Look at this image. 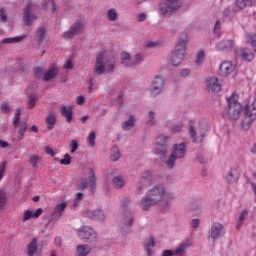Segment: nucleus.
<instances>
[{"mask_svg": "<svg viewBox=\"0 0 256 256\" xmlns=\"http://www.w3.org/2000/svg\"><path fill=\"white\" fill-rule=\"evenodd\" d=\"M7 169V162L2 161L0 163V181L5 177V170Z\"/></svg>", "mask_w": 256, "mask_h": 256, "instance_id": "864d4df0", "label": "nucleus"}, {"mask_svg": "<svg viewBox=\"0 0 256 256\" xmlns=\"http://www.w3.org/2000/svg\"><path fill=\"white\" fill-rule=\"evenodd\" d=\"M7 205H9V195L5 190L0 189V211H3Z\"/></svg>", "mask_w": 256, "mask_h": 256, "instance_id": "393cba45", "label": "nucleus"}, {"mask_svg": "<svg viewBox=\"0 0 256 256\" xmlns=\"http://www.w3.org/2000/svg\"><path fill=\"white\" fill-rule=\"evenodd\" d=\"M91 253V247L87 244L78 245L76 248V256H87Z\"/></svg>", "mask_w": 256, "mask_h": 256, "instance_id": "a878e982", "label": "nucleus"}, {"mask_svg": "<svg viewBox=\"0 0 256 256\" xmlns=\"http://www.w3.org/2000/svg\"><path fill=\"white\" fill-rule=\"evenodd\" d=\"M79 239L82 241H86L87 243H91V245L97 244V233L95 231L87 226L82 227L78 231Z\"/></svg>", "mask_w": 256, "mask_h": 256, "instance_id": "9d476101", "label": "nucleus"}, {"mask_svg": "<svg viewBox=\"0 0 256 256\" xmlns=\"http://www.w3.org/2000/svg\"><path fill=\"white\" fill-rule=\"evenodd\" d=\"M147 125H149L150 127H155V125H157V118H156L155 112H153V110H150L148 112Z\"/></svg>", "mask_w": 256, "mask_h": 256, "instance_id": "a19ab883", "label": "nucleus"}, {"mask_svg": "<svg viewBox=\"0 0 256 256\" xmlns=\"http://www.w3.org/2000/svg\"><path fill=\"white\" fill-rule=\"evenodd\" d=\"M197 159H198L199 163H201L202 165L207 163V158L205 157V152H199L197 155Z\"/></svg>", "mask_w": 256, "mask_h": 256, "instance_id": "bf43d9fd", "label": "nucleus"}, {"mask_svg": "<svg viewBox=\"0 0 256 256\" xmlns=\"http://www.w3.org/2000/svg\"><path fill=\"white\" fill-rule=\"evenodd\" d=\"M115 67H117V59L115 58V55L108 54L105 56V50L100 51L96 57L94 73L96 75H103L105 71L108 73H115Z\"/></svg>", "mask_w": 256, "mask_h": 256, "instance_id": "f03ea898", "label": "nucleus"}, {"mask_svg": "<svg viewBox=\"0 0 256 256\" xmlns=\"http://www.w3.org/2000/svg\"><path fill=\"white\" fill-rule=\"evenodd\" d=\"M246 118L242 121L241 127L245 131H248L251 124L256 119V97L253 98L251 102L245 105L244 108Z\"/></svg>", "mask_w": 256, "mask_h": 256, "instance_id": "0eeeda50", "label": "nucleus"}, {"mask_svg": "<svg viewBox=\"0 0 256 256\" xmlns=\"http://www.w3.org/2000/svg\"><path fill=\"white\" fill-rule=\"evenodd\" d=\"M112 184L116 189H121L122 187H125V178L123 175H117L113 177Z\"/></svg>", "mask_w": 256, "mask_h": 256, "instance_id": "c85d7f7f", "label": "nucleus"}, {"mask_svg": "<svg viewBox=\"0 0 256 256\" xmlns=\"http://www.w3.org/2000/svg\"><path fill=\"white\" fill-rule=\"evenodd\" d=\"M155 247V239L153 237L150 238V240L144 244V251H146L148 256H151V249Z\"/></svg>", "mask_w": 256, "mask_h": 256, "instance_id": "79ce46f5", "label": "nucleus"}, {"mask_svg": "<svg viewBox=\"0 0 256 256\" xmlns=\"http://www.w3.org/2000/svg\"><path fill=\"white\" fill-rule=\"evenodd\" d=\"M235 45L233 40H223L219 42L216 47L218 51H231Z\"/></svg>", "mask_w": 256, "mask_h": 256, "instance_id": "412c9836", "label": "nucleus"}, {"mask_svg": "<svg viewBox=\"0 0 256 256\" xmlns=\"http://www.w3.org/2000/svg\"><path fill=\"white\" fill-rule=\"evenodd\" d=\"M142 61H145V57L141 53L135 54L131 58L130 67H136L137 65H141Z\"/></svg>", "mask_w": 256, "mask_h": 256, "instance_id": "7c9ffc66", "label": "nucleus"}, {"mask_svg": "<svg viewBox=\"0 0 256 256\" xmlns=\"http://www.w3.org/2000/svg\"><path fill=\"white\" fill-rule=\"evenodd\" d=\"M55 123H57V115L53 111L48 112L46 115V125L48 131H53V129H55Z\"/></svg>", "mask_w": 256, "mask_h": 256, "instance_id": "aec40b11", "label": "nucleus"}, {"mask_svg": "<svg viewBox=\"0 0 256 256\" xmlns=\"http://www.w3.org/2000/svg\"><path fill=\"white\" fill-rule=\"evenodd\" d=\"M169 147H170V144H167L164 146H156V155L162 161H165V159H167V153H169Z\"/></svg>", "mask_w": 256, "mask_h": 256, "instance_id": "b1692460", "label": "nucleus"}, {"mask_svg": "<svg viewBox=\"0 0 256 256\" xmlns=\"http://www.w3.org/2000/svg\"><path fill=\"white\" fill-rule=\"evenodd\" d=\"M187 41H189L187 32H181L179 34L174 52L171 56V64L173 65V67H178V65H181V63H183V59H185V51L187 49Z\"/></svg>", "mask_w": 256, "mask_h": 256, "instance_id": "7ed1b4c3", "label": "nucleus"}, {"mask_svg": "<svg viewBox=\"0 0 256 256\" xmlns=\"http://www.w3.org/2000/svg\"><path fill=\"white\" fill-rule=\"evenodd\" d=\"M235 71V65H233V63L226 61L223 62L220 65V75L222 77H229V75H231V73H233Z\"/></svg>", "mask_w": 256, "mask_h": 256, "instance_id": "f3484780", "label": "nucleus"}, {"mask_svg": "<svg viewBox=\"0 0 256 256\" xmlns=\"http://www.w3.org/2000/svg\"><path fill=\"white\" fill-rule=\"evenodd\" d=\"M249 216V212L247 210H243L240 214V216L238 217V221L236 224V229H241V227H243L245 220L247 219V217Z\"/></svg>", "mask_w": 256, "mask_h": 256, "instance_id": "473e14b6", "label": "nucleus"}, {"mask_svg": "<svg viewBox=\"0 0 256 256\" xmlns=\"http://www.w3.org/2000/svg\"><path fill=\"white\" fill-rule=\"evenodd\" d=\"M205 85L206 91H208V93H219V91H221L222 88V85L217 77H207L205 79Z\"/></svg>", "mask_w": 256, "mask_h": 256, "instance_id": "f8f14e48", "label": "nucleus"}, {"mask_svg": "<svg viewBox=\"0 0 256 256\" xmlns=\"http://www.w3.org/2000/svg\"><path fill=\"white\" fill-rule=\"evenodd\" d=\"M151 185H153V175H151V171L146 170L136 182L135 194L143 195V191H145L147 187H151Z\"/></svg>", "mask_w": 256, "mask_h": 256, "instance_id": "6e6552de", "label": "nucleus"}, {"mask_svg": "<svg viewBox=\"0 0 256 256\" xmlns=\"http://www.w3.org/2000/svg\"><path fill=\"white\" fill-rule=\"evenodd\" d=\"M133 127H135V116L130 115L129 119L122 123V129L123 131H131Z\"/></svg>", "mask_w": 256, "mask_h": 256, "instance_id": "c756f323", "label": "nucleus"}, {"mask_svg": "<svg viewBox=\"0 0 256 256\" xmlns=\"http://www.w3.org/2000/svg\"><path fill=\"white\" fill-rule=\"evenodd\" d=\"M175 255V252H173L172 250H164L161 253V256H173Z\"/></svg>", "mask_w": 256, "mask_h": 256, "instance_id": "774afa93", "label": "nucleus"}, {"mask_svg": "<svg viewBox=\"0 0 256 256\" xmlns=\"http://www.w3.org/2000/svg\"><path fill=\"white\" fill-rule=\"evenodd\" d=\"M188 211L194 216L201 215L203 213V201L195 199L188 204Z\"/></svg>", "mask_w": 256, "mask_h": 256, "instance_id": "dca6fc26", "label": "nucleus"}, {"mask_svg": "<svg viewBox=\"0 0 256 256\" xmlns=\"http://www.w3.org/2000/svg\"><path fill=\"white\" fill-rule=\"evenodd\" d=\"M27 255L28 256H35L37 252V238H33L31 242L26 246Z\"/></svg>", "mask_w": 256, "mask_h": 256, "instance_id": "cd10ccee", "label": "nucleus"}, {"mask_svg": "<svg viewBox=\"0 0 256 256\" xmlns=\"http://www.w3.org/2000/svg\"><path fill=\"white\" fill-rule=\"evenodd\" d=\"M134 220L133 217L131 215L126 216L123 219V225H124V233H129V230L131 229V226L133 225Z\"/></svg>", "mask_w": 256, "mask_h": 256, "instance_id": "c9c22d12", "label": "nucleus"}, {"mask_svg": "<svg viewBox=\"0 0 256 256\" xmlns=\"http://www.w3.org/2000/svg\"><path fill=\"white\" fill-rule=\"evenodd\" d=\"M36 9L37 4H33V2H27L25 8L23 9L22 21L28 27L33 25V21H37V15H35Z\"/></svg>", "mask_w": 256, "mask_h": 256, "instance_id": "1a4fd4ad", "label": "nucleus"}, {"mask_svg": "<svg viewBox=\"0 0 256 256\" xmlns=\"http://www.w3.org/2000/svg\"><path fill=\"white\" fill-rule=\"evenodd\" d=\"M199 129L202 137L201 141H203V139H205V135H207V131H209V125H207V122L205 121L199 122Z\"/></svg>", "mask_w": 256, "mask_h": 256, "instance_id": "58836bf2", "label": "nucleus"}, {"mask_svg": "<svg viewBox=\"0 0 256 256\" xmlns=\"http://www.w3.org/2000/svg\"><path fill=\"white\" fill-rule=\"evenodd\" d=\"M130 205H131V197L125 196L122 199V207H123V209H129Z\"/></svg>", "mask_w": 256, "mask_h": 256, "instance_id": "5fc2aeb1", "label": "nucleus"}, {"mask_svg": "<svg viewBox=\"0 0 256 256\" xmlns=\"http://www.w3.org/2000/svg\"><path fill=\"white\" fill-rule=\"evenodd\" d=\"M27 129H29L27 122H21L18 130V135H25V133H27Z\"/></svg>", "mask_w": 256, "mask_h": 256, "instance_id": "8fccbe9b", "label": "nucleus"}, {"mask_svg": "<svg viewBox=\"0 0 256 256\" xmlns=\"http://www.w3.org/2000/svg\"><path fill=\"white\" fill-rule=\"evenodd\" d=\"M70 153H75L79 149V142L77 140H72L70 143Z\"/></svg>", "mask_w": 256, "mask_h": 256, "instance_id": "6e6d98bb", "label": "nucleus"}, {"mask_svg": "<svg viewBox=\"0 0 256 256\" xmlns=\"http://www.w3.org/2000/svg\"><path fill=\"white\" fill-rule=\"evenodd\" d=\"M36 102H37V96L35 95L29 96V104H28L29 109H33L35 107Z\"/></svg>", "mask_w": 256, "mask_h": 256, "instance_id": "13d9d810", "label": "nucleus"}, {"mask_svg": "<svg viewBox=\"0 0 256 256\" xmlns=\"http://www.w3.org/2000/svg\"><path fill=\"white\" fill-rule=\"evenodd\" d=\"M225 235V225L214 222L210 229V237L211 239H219Z\"/></svg>", "mask_w": 256, "mask_h": 256, "instance_id": "4468645a", "label": "nucleus"}, {"mask_svg": "<svg viewBox=\"0 0 256 256\" xmlns=\"http://www.w3.org/2000/svg\"><path fill=\"white\" fill-rule=\"evenodd\" d=\"M0 21L2 23H7V15L5 14V9H0Z\"/></svg>", "mask_w": 256, "mask_h": 256, "instance_id": "0e129e2a", "label": "nucleus"}, {"mask_svg": "<svg viewBox=\"0 0 256 256\" xmlns=\"http://www.w3.org/2000/svg\"><path fill=\"white\" fill-rule=\"evenodd\" d=\"M58 73H59V70L57 68V65L50 66L48 71H46L43 76V81H45L46 83L49 81H53V79L57 77Z\"/></svg>", "mask_w": 256, "mask_h": 256, "instance_id": "6ab92c4d", "label": "nucleus"}, {"mask_svg": "<svg viewBox=\"0 0 256 256\" xmlns=\"http://www.w3.org/2000/svg\"><path fill=\"white\" fill-rule=\"evenodd\" d=\"M235 3L238 9H245V7H253L255 0H236Z\"/></svg>", "mask_w": 256, "mask_h": 256, "instance_id": "2f4dec72", "label": "nucleus"}, {"mask_svg": "<svg viewBox=\"0 0 256 256\" xmlns=\"http://www.w3.org/2000/svg\"><path fill=\"white\" fill-rule=\"evenodd\" d=\"M181 129H183V124H175L170 128V132L176 135V133H181Z\"/></svg>", "mask_w": 256, "mask_h": 256, "instance_id": "603ef678", "label": "nucleus"}, {"mask_svg": "<svg viewBox=\"0 0 256 256\" xmlns=\"http://www.w3.org/2000/svg\"><path fill=\"white\" fill-rule=\"evenodd\" d=\"M32 217H33V211L26 210L24 212L23 221H29V219H31Z\"/></svg>", "mask_w": 256, "mask_h": 256, "instance_id": "052dcab7", "label": "nucleus"}, {"mask_svg": "<svg viewBox=\"0 0 256 256\" xmlns=\"http://www.w3.org/2000/svg\"><path fill=\"white\" fill-rule=\"evenodd\" d=\"M86 217L94 219L95 221H105V214L103 210H86Z\"/></svg>", "mask_w": 256, "mask_h": 256, "instance_id": "a211bd4d", "label": "nucleus"}, {"mask_svg": "<svg viewBox=\"0 0 256 256\" xmlns=\"http://www.w3.org/2000/svg\"><path fill=\"white\" fill-rule=\"evenodd\" d=\"M97 135L95 134V131H91L88 135L87 141L90 147H95V139Z\"/></svg>", "mask_w": 256, "mask_h": 256, "instance_id": "de8ad7c7", "label": "nucleus"}, {"mask_svg": "<svg viewBox=\"0 0 256 256\" xmlns=\"http://www.w3.org/2000/svg\"><path fill=\"white\" fill-rule=\"evenodd\" d=\"M185 155H187V146L185 143L174 144L171 155L165 161L167 169H173L175 167V161L177 159H185Z\"/></svg>", "mask_w": 256, "mask_h": 256, "instance_id": "39448f33", "label": "nucleus"}, {"mask_svg": "<svg viewBox=\"0 0 256 256\" xmlns=\"http://www.w3.org/2000/svg\"><path fill=\"white\" fill-rule=\"evenodd\" d=\"M247 41L256 51V34H247Z\"/></svg>", "mask_w": 256, "mask_h": 256, "instance_id": "49530a36", "label": "nucleus"}, {"mask_svg": "<svg viewBox=\"0 0 256 256\" xmlns=\"http://www.w3.org/2000/svg\"><path fill=\"white\" fill-rule=\"evenodd\" d=\"M239 177H241V170L239 167L231 168L225 176V181L228 185H234L239 181Z\"/></svg>", "mask_w": 256, "mask_h": 256, "instance_id": "2eb2a0df", "label": "nucleus"}, {"mask_svg": "<svg viewBox=\"0 0 256 256\" xmlns=\"http://www.w3.org/2000/svg\"><path fill=\"white\" fill-rule=\"evenodd\" d=\"M164 85H165V79L162 76H155L149 88L151 97L155 98L160 93H163Z\"/></svg>", "mask_w": 256, "mask_h": 256, "instance_id": "9b49d317", "label": "nucleus"}, {"mask_svg": "<svg viewBox=\"0 0 256 256\" xmlns=\"http://www.w3.org/2000/svg\"><path fill=\"white\" fill-rule=\"evenodd\" d=\"M34 76L36 77V79H43V77H45V68L37 67L34 70Z\"/></svg>", "mask_w": 256, "mask_h": 256, "instance_id": "c03bdc74", "label": "nucleus"}, {"mask_svg": "<svg viewBox=\"0 0 256 256\" xmlns=\"http://www.w3.org/2000/svg\"><path fill=\"white\" fill-rule=\"evenodd\" d=\"M183 5V0H165L159 4L158 13L164 17H171L175 11H179Z\"/></svg>", "mask_w": 256, "mask_h": 256, "instance_id": "423d86ee", "label": "nucleus"}, {"mask_svg": "<svg viewBox=\"0 0 256 256\" xmlns=\"http://www.w3.org/2000/svg\"><path fill=\"white\" fill-rule=\"evenodd\" d=\"M61 115L62 117H65L67 123H71V121H73V107L71 106H65L62 105L61 107Z\"/></svg>", "mask_w": 256, "mask_h": 256, "instance_id": "4be33fe9", "label": "nucleus"}, {"mask_svg": "<svg viewBox=\"0 0 256 256\" xmlns=\"http://www.w3.org/2000/svg\"><path fill=\"white\" fill-rule=\"evenodd\" d=\"M0 109L2 113H9V111L11 110V108L9 107V104H7L6 102H2Z\"/></svg>", "mask_w": 256, "mask_h": 256, "instance_id": "e2e57ef3", "label": "nucleus"}, {"mask_svg": "<svg viewBox=\"0 0 256 256\" xmlns=\"http://www.w3.org/2000/svg\"><path fill=\"white\" fill-rule=\"evenodd\" d=\"M228 106L225 110V115H228L229 119L232 121H237L241 116V111H243V105L239 103L235 97V93H232L231 96L226 97Z\"/></svg>", "mask_w": 256, "mask_h": 256, "instance_id": "20e7f679", "label": "nucleus"}, {"mask_svg": "<svg viewBox=\"0 0 256 256\" xmlns=\"http://www.w3.org/2000/svg\"><path fill=\"white\" fill-rule=\"evenodd\" d=\"M203 61H205V51L200 50L196 55V65H203Z\"/></svg>", "mask_w": 256, "mask_h": 256, "instance_id": "a18cd8bd", "label": "nucleus"}, {"mask_svg": "<svg viewBox=\"0 0 256 256\" xmlns=\"http://www.w3.org/2000/svg\"><path fill=\"white\" fill-rule=\"evenodd\" d=\"M19 41H23V37L5 38L2 40V43L11 44V43H19Z\"/></svg>", "mask_w": 256, "mask_h": 256, "instance_id": "09e8293b", "label": "nucleus"}, {"mask_svg": "<svg viewBox=\"0 0 256 256\" xmlns=\"http://www.w3.org/2000/svg\"><path fill=\"white\" fill-rule=\"evenodd\" d=\"M189 245H191V242L189 241L182 242L179 247L174 251V255H184L185 250L187 249V247H189Z\"/></svg>", "mask_w": 256, "mask_h": 256, "instance_id": "e433bc0d", "label": "nucleus"}, {"mask_svg": "<svg viewBox=\"0 0 256 256\" xmlns=\"http://www.w3.org/2000/svg\"><path fill=\"white\" fill-rule=\"evenodd\" d=\"M61 165H71V155L65 154L64 159L60 160Z\"/></svg>", "mask_w": 256, "mask_h": 256, "instance_id": "4d7b16f0", "label": "nucleus"}, {"mask_svg": "<svg viewBox=\"0 0 256 256\" xmlns=\"http://www.w3.org/2000/svg\"><path fill=\"white\" fill-rule=\"evenodd\" d=\"M221 31V21H216L215 27H214V33L215 35H219Z\"/></svg>", "mask_w": 256, "mask_h": 256, "instance_id": "69168bd1", "label": "nucleus"}, {"mask_svg": "<svg viewBox=\"0 0 256 256\" xmlns=\"http://www.w3.org/2000/svg\"><path fill=\"white\" fill-rule=\"evenodd\" d=\"M156 145L157 147L165 146V145H170L169 144V137L165 136L163 134H160L156 137Z\"/></svg>", "mask_w": 256, "mask_h": 256, "instance_id": "f704fd0d", "label": "nucleus"}, {"mask_svg": "<svg viewBox=\"0 0 256 256\" xmlns=\"http://www.w3.org/2000/svg\"><path fill=\"white\" fill-rule=\"evenodd\" d=\"M107 17L109 21H117V11L115 9L108 10Z\"/></svg>", "mask_w": 256, "mask_h": 256, "instance_id": "3c124183", "label": "nucleus"}, {"mask_svg": "<svg viewBox=\"0 0 256 256\" xmlns=\"http://www.w3.org/2000/svg\"><path fill=\"white\" fill-rule=\"evenodd\" d=\"M110 159L113 161V163L121 159V152L119 151V147L117 145H113L110 149Z\"/></svg>", "mask_w": 256, "mask_h": 256, "instance_id": "bb28decb", "label": "nucleus"}, {"mask_svg": "<svg viewBox=\"0 0 256 256\" xmlns=\"http://www.w3.org/2000/svg\"><path fill=\"white\" fill-rule=\"evenodd\" d=\"M83 31V24L80 20H76L71 26L70 29L63 33L64 39H73L75 35Z\"/></svg>", "mask_w": 256, "mask_h": 256, "instance_id": "ddd939ff", "label": "nucleus"}, {"mask_svg": "<svg viewBox=\"0 0 256 256\" xmlns=\"http://www.w3.org/2000/svg\"><path fill=\"white\" fill-rule=\"evenodd\" d=\"M173 199H175V196L171 192H165V186L158 184L146 191L140 201V209L149 211V208L161 203L163 211H169Z\"/></svg>", "mask_w": 256, "mask_h": 256, "instance_id": "f257e3e1", "label": "nucleus"}, {"mask_svg": "<svg viewBox=\"0 0 256 256\" xmlns=\"http://www.w3.org/2000/svg\"><path fill=\"white\" fill-rule=\"evenodd\" d=\"M237 56L244 59V61H253L255 59V54L249 51L247 48H243L237 52Z\"/></svg>", "mask_w": 256, "mask_h": 256, "instance_id": "5701e85b", "label": "nucleus"}, {"mask_svg": "<svg viewBox=\"0 0 256 256\" xmlns=\"http://www.w3.org/2000/svg\"><path fill=\"white\" fill-rule=\"evenodd\" d=\"M29 163L34 169H39V157L36 155H30Z\"/></svg>", "mask_w": 256, "mask_h": 256, "instance_id": "37998d69", "label": "nucleus"}, {"mask_svg": "<svg viewBox=\"0 0 256 256\" xmlns=\"http://www.w3.org/2000/svg\"><path fill=\"white\" fill-rule=\"evenodd\" d=\"M120 59H121V65H123V67L129 68L131 63L129 64V62L127 61H131V54H129L128 52H121L120 53Z\"/></svg>", "mask_w": 256, "mask_h": 256, "instance_id": "72a5a7b5", "label": "nucleus"}, {"mask_svg": "<svg viewBox=\"0 0 256 256\" xmlns=\"http://www.w3.org/2000/svg\"><path fill=\"white\" fill-rule=\"evenodd\" d=\"M12 123L15 128L19 127V124L21 123V116H13Z\"/></svg>", "mask_w": 256, "mask_h": 256, "instance_id": "680f3d73", "label": "nucleus"}, {"mask_svg": "<svg viewBox=\"0 0 256 256\" xmlns=\"http://www.w3.org/2000/svg\"><path fill=\"white\" fill-rule=\"evenodd\" d=\"M88 185H89V180H87V178H82L80 181V188L86 189Z\"/></svg>", "mask_w": 256, "mask_h": 256, "instance_id": "338daca9", "label": "nucleus"}, {"mask_svg": "<svg viewBox=\"0 0 256 256\" xmlns=\"http://www.w3.org/2000/svg\"><path fill=\"white\" fill-rule=\"evenodd\" d=\"M88 180L91 185V191H95V187L97 185V179L95 178V172L93 169H90L88 172Z\"/></svg>", "mask_w": 256, "mask_h": 256, "instance_id": "4c0bfd02", "label": "nucleus"}, {"mask_svg": "<svg viewBox=\"0 0 256 256\" xmlns=\"http://www.w3.org/2000/svg\"><path fill=\"white\" fill-rule=\"evenodd\" d=\"M37 36H38V45H41L43 41H45V36L47 35V30L44 27H40L37 29Z\"/></svg>", "mask_w": 256, "mask_h": 256, "instance_id": "ea45409f", "label": "nucleus"}]
</instances>
